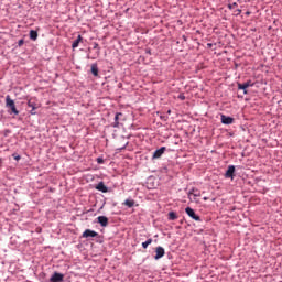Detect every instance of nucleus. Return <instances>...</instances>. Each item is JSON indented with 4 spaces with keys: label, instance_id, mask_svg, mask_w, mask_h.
Listing matches in <instances>:
<instances>
[{
    "label": "nucleus",
    "instance_id": "nucleus-1",
    "mask_svg": "<svg viewBox=\"0 0 282 282\" xmlns=\"http://www.w3.org/2000/svg\"><path fill=\"white\" fill-rule=\"evenodd\" d=\"M6 107L7 109H10L11 113H14V116H19V110H17V105H14V100L10 98V95L6 97Z\"/></svg>",
    "mask_w": 282,
    "mask_h": 282
},
{
    "label": "nucleus",
    "instance_id": "nucleus-2",
    "mask_svg": "<svg viewBox=\"0 0 282 282\" xmlns=\"http://www.w3.org/2000/svg\"><path fill=\"white\" fill-rule=\"evenodd\" d=\"M28 107L31 108V111H30L31 116H36V109H39L40 107L39 102H36V99L34 98L29 99Z\"/></svg>",
    "mask_w": 282,
    "mask_h": 282
},
{
    "label": "nucleus",
    "instance_id": "nucleus-3",
    "mask_svg": "<svg viewBox=\"0 0 282 282\" xmlns=\"http://www.w3.org/2000/svg\"><path fill=\"white\" fill-rule=\"evenodd\" d=\"M185 213L188 215V217H191L195 221H202V218H199V216H197V214H195V210L193 208L186 207Z\"/></svg>",
    "mask_w": 282,
    "mask_h": 282
},
{
    "label": "nucleus",
    "instance_id": "nucleus-4",
    "mask_svg": "<svg viewBox=\"0 0 282 282\" xmlns=\"http://www.w3.org/2000/svg\"><path fill=\"white\" fill-rule=\"evenodd\" d=\"M65 279V275L63 273L55 272L51 276L48 282H63Z\"/></svg>",
    "mask_w": 282,
    "mask_h": 282
},
{
    "label": "nucleus",
    "instance_id": "nucleus-5",
    "mask_svg": "<svg viewBox=\"0 0 282 282\" xmlns=\"http://www.w3.org/2000/svg\"><path fill=\"white\" fill-rule=\"evenodd\" d=\"M83 239H89L90 237H98V232L91 230V229H86L83 235H82Z\"/></svg>",
    "mask_w": 282,
    "mask_h": 282
},
{
    "label": "nucleus",
    "instance_id": "nucleus-6",
    "mask_svg": "<svg viewBox=\"0 0 282 282\" xmlns=\"http://www.w3.org/2000/svg\"><path fill=\"white\" fill-rule=\"evenodd\" d=\"M165 151H166V147H162V148L158 149L156 151H154V153L152 155L153 160H158V159L162 158V155H164Z\"/></svg>",
    "mask_w": 282,
    "mask_h": 282
},
{
    "label": "nucleus",
    "instance_id": "nucleus-7",
    "mask_svg": "<svg viewBox=\"0 0 282 282\" xmlns=\"http://www.w3.org/2000/svg\"><path fill=\"white\" fill-rule=\"evenodd\" d=\"M225 177L230 178V180H235V165H229L226 173H225Z\"/></svg>",
    "mask_w": 282,
    "mask_h": 282
},
{
    "label": "nucleus",
    "instance_id": "nucleus-8",
    "mask_svg": "<svg viewBox=\"0 0 282 282\" xmlns=\"http://www.w3.org/2000/svg\"><path fill=\"white\" fill-rule=\"evenodd\" d=\"M164 254H166L164 249L162 247H156L154 259L158 261L159 259H162V257H164Z\"/></svg>",
    "mask_w": 282,
    "mask_h": 282
},
{
    "label": "nucleus",
    "instance_id": "nucleus-9",
    "mask_svg": "<svg viewBox=\"0 0 282 282\" xmlns=\"http://www.w3.org/2000/svg\"><path fill=\"white\" fill-rule=\"evenodd\" d=\"M97 219L98 224H100L102 228H107V226H109V218H107L106 216H99Z\"/></svg>",
    "mask_w": 282,
    "mask_h": 282
},
{
    "label": "nucleus",
    "instance_id": "nucleus-10",
    "mask_svg": "<svg viewBox=\"0 0 282 282\" xmlns=\"http://www.w3.org/2000/svg\"><path fill=\"white\" fill-rule=\"evenodd\" d=\"M223 124H232L235 122V119L231 117H227L226 115H223L220 118Z\"/></svg>",
    "mask_w": 282,
    "mask_h": 282
},
{
    "label": "nucleus",
    "instance_id": "nucleus-11",
    "mask_svg": "<svg viewBox=\"0 0 282 282\" xmlns=\"http://www.w3.org/2000/svg\"><path fill=\"white\" fill-rule=\"evenodd\" d=\"M97 191H100V193H108L109 188L105 186L104 182H99L96 187Z\"/></svg>",
    "mask_w": 282,
    "mask_h": 282
},
{
    "label": "nucleus",
    "instance_id": "nucleus-12",
    "mask_svg": "<svg viewBox=\"0 0 282 282\" xmlns=\"http://www.w3.org/2000/svg\"><path fill=\"white\" fill-rule=\"evenodd\" d=\"M80 41H83V36L78 35L77 39L72 44L73 50H76V47H78V45H80Z\"/></svg>",
    "mask_w": 282,
    "mask_h": 282
},
{
    "label": "nucleus",
    "instance_id": "nucleus-13",
    "mask_svg": "<svg viewBox=\"0 0 282 282\" xmlns=\"http://www.w3.org/2000/svg\"><path fill=\"white\" fill-rule=\"evenodd\" d=\"M30 39H31V41H36L39 39V32H36L35 30H31Z\"/></svg>",
    "mask_w": 282,
    "mask_h": 282
},
{
    "label": "nucleus",
    "instance_id": "nucleus-14",
    "mask_svg": "<svg viewBox=\"0 0 282 282\" xmlns=\"http://www.w3.org/2000/svg\"><path fill=\"white\" fill-rule=\"evenodd\" d=\"M123 204H124V206H128V208H133V206H135V200L126 199Z\"/></svg>",
    "mask_w": 282,
    "mask_h": 282
},
{
    "label": "nucleus",
    "instance_id": "nucleus-15",
    "mask_svg": "<svg viewBox=\"0 0 282 282\" xmlns=\"http://www.w3.org/2000/svg\"><path fill=\"white\" fill-rule=\"evenodd\" d=\"M167 218L170 221H175V219H177V214L175 212H170Z\"/></svg>",
    "mask_w": 282,
    "mask_h": 282
},
{
    "label": "nucleus",
    "instance_id": "nucleus-16",
    "mask_svg": "<svg viewBox=\"0 0 282 282\" xmlns=\"http://www.w3.org/2000/svg\"><path fill=\"white\" fill-rule=\"evenodd\" d=\"M120 116H122V112H118V113L115 116V122H113L112 127L118 128V126L120 124V123L118 122V120L120 119Z\"/></svg>",
    "mask_w": 282,
    "mask_h": 282
},
{
    "label": "nucleus",
    "instance_id": "nucleus-17",
    "mask_svg": "<svg viewBox=\"0 0 282 282\" xmlns=\"http://www.w3.org/2000/svg\"><path fill=\"white\" fill-rule=\"evenodd\" d=\"M151 243H153V239L149 238L145 242H142V248L147 250Z\"/></svg>",
    "mask_w": 282,
    "mask_h": 282
},
{
    "label": "nucleus",
    "instance_id": "nucleus-18",
    "mask_svg": "<svg viewBox=\"0 0 282 282\" xmlns=\"http://www.w3.org/2000/svg\"><path fill=\"white\" fill-rule=\"evenodd\" d=\"M191 195H193V197H200L202 196V194L197 189H192V192H189V194H188V197H191Z\"/></svg>",
    "mask_w": 282,
    "mask_h": 282
},
{
    "label": "nucleus",
    "instance_id": "nucleus-19",
    "mask_svg": "<svg viewBox=\"0 0 282 282\" xmlns=\"http://www.w3.org/2000/svg\"><path fill=\"white\" fill-rule=\"evenodd\" d=\"M238 89L242 90L243 94H248V87L245 84H238Z\"/></svg>",
    "mask_w": 282,
    "mask_h": 282
},
{
    "label": "nucleus",
    "instance_id": "nucleus-20",
    "mask_svg": "<svg viewBox=\"0 0 282 282\" xmlns=\"http://www.w3.org/2000/svg\"><path fill=\"white\" fill-rule=\"evenodd\" d=\"M91 74L98 76V66L96 64L91 65Z\"/></svg>",
    "mask_w": 282,
    "mask_h": 282
},
{
    "label": "nucleus",
    "instance_id": "nucleus-21",
    "mask_svg": "<svg viewBox=\"0 0 282 282\" xmlns=\"http://www.w3.org/2000/svg\"><path fill=\"white\" fill-rule=\"evenodd\" d=\"M228 8H229V10H235V8H237V2L228 4Z\"/></svg>",
    "mask_w": 282,
    "mask_h": 282
},
{
    "label": "nucleus",
    "instance_id": "nucleus-22",
    "mask_svg": "<svg viewBox=\"0 0 282 282\" xmlns=\"http://www.w3.org/2000/svg\"><path fill=\"white\" fill-rule=\"evenodd\" d=\"M245 84V86H247V87H252L254 84H252V82L251 80H248V82H246V83H243Z\"/></svg>",
    "mask_w": 282,
    "mask_h": 282
},
{
    "label": "nucleus",
    "instance_id": "nucleus-23",
    "mask_svg": "<svg viewBox=\"0 0 282 282\" xmlns=\"http://www.w3.org/2000/svg\"><path fill=\"white\" fill-rule=\"evenodd\" d=\"M23 43H25V41H24L23 39H22V40H19V41H18L19 47H22Z\"/></svg>",
    "mask_w": 282,
    "mask_h": 282
},
{
    "label": "nucleus",
    "instance_id": "nucleus-24",
    "mask_svg": "<svg viewBox=\"0 0 282 282\" xmlns=\"http://www.w3.org/2000/svg\"><path fill=\"white\" fill-rule=\"evenodd\" d=\"M13 158H14V160H17V161L21 160V155H19V154H13Z\"/></svg>",
    "mask_w": 282,
    "mask_h": 282
},
{
    "label": "nucleus",
    "instance_id": "nucleus-25",
    "mask_svg": "<svg viewBox=\"0 0 282 282\" xmlns=\"http://www.w3.org/2000/svg\"><path fill=\"white\" fill-rule=\"evenodd\" d=\"M178 98L180 100H186V97L183 94L178 95Z\"/></svg>",
    "mask_w": 282,
    "mask_h": 282
},
{
    "label": "nucleus",
    "instance_id": "nucleus-26",
    "mask_svg": "<svg viewBox=\"0 0 282 282\" xmlns=\"http://www.w3.org/2000/svg\"><path fill=\"white\" fill-rule=\"evenodd\" d=\"M97 162H98V164H104V163H105V160L98 158V159H97Z\"/></svg>",
    "mask_w": 282,
    "mask_h": 282
},
{
    "label": "nucleus",
    "instance_id": "nucleus-27",
    "mask_svg": "<svg viewBox=\"0 0 282 282\" xmlns=\"http://www.w3.org/2000/svg\"><path fill=\"white\" fill-rule=\"evenodd\" d=\"M237 14H241V9H238V10H237Z\"/></svg>",
    "mask_w": 282,
    "mask_h": 282
},
{
    "label": "nucleus",
    "instance_id": "nucleus-28",
    "mask_svg": "<svg viewBox=\"0 0 282 282\" xmlns=\"http://www.w3.org/2000/svg\"><path fill=\"white\" fill-rule=\"evenodd\" d=\"M96 47H98V44H95L94 50H96Z\"/></svg>",
    "mask_w": 282,
    "mask_h": 282
},
{
    "label": "nucleus",
    "instance_id": "nucleus-29",
    "mask_svg": "<svg viewBox=\"0 0 282 282\" xmlns=\"http://www.w3.org/2000/svg\"><path fill=\"white\" fill-rule=\"evenodd\" d=\"M208 198L207 197H204V200L206 202Z\"/></svg>",
    "mask_w": 282,
    "mask_h": 282
}]
</instances>
